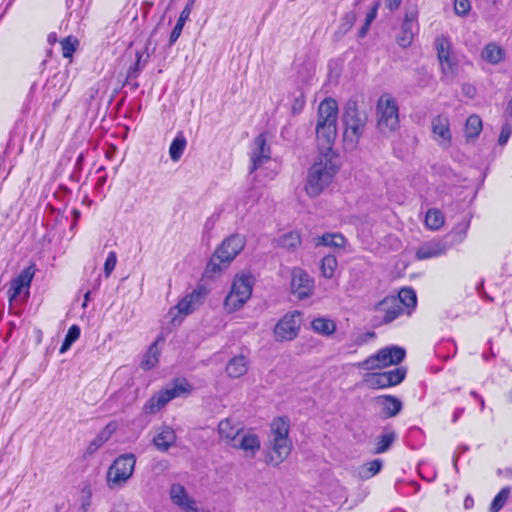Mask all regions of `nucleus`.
I'll return each mask as SVG.
<instances>
[{
  "label": "nucleus",
  "mask_w": 512,
  "mask_h": 512,
  "mask_svg": "<svg viewBox=\"0 0 512 512\" xmlns=\"http://www.w3.org/2000/svg\"><path fill=\"white\" fill-rule=\"evenodd\" d=\"M316 139L319 155H338L333 150L337 136L338 103L333 98H325L318 106Z\"/></svg>",
  "instance_id": "f257e3e1"
},
{
  "label": "nucleus",
  "mask_w": 512,
  "mask_h": 512,
  "mask_svg": "<svg viewBox=\"0 0 512 512\" xmlns=\"http://www.w3.org/2000/svg\"><path fill=\"white\" fill-rule=\"evenodd\" d=\"M339 168V155H319L307 173L305 183L307 195L312 198L319 196L330 185Z\"/></svg>",
  "instance_id": "f03ea898"
},
{
  "label": "nucleus",
  "mask_w": 512,
  "mask_h": 512,
  "mask_svg": "<svg viewBox=\"0 0 512 512\" xmlns=\"http://www.w3.org/2000/svg\"><path fill=\"white\" fill-rule=\"evenodd\" d=\"M245 238L240 234H232L225 238L212 254L204 270L203 276L213 278L235 259L243 250Z\"/></svg>",
  "instance_id": "7ed1b4c3"
},
{
  "label": "nucleus",
  "mask_w": 512,
  "mask_h": 512,
  "mask_svg": "<svg viewBox=\"0 0 512 512\" xmlns=\"http://www.w3.org/2000/svg\"><path fill=\"white\" fill-rule=\"evenodd\" d=\"M289 429L290 421L288 417H278L272 421V449L266 454L265 462L267 464L276 467L289 456L292 448V443L289 439Z\"/></svg>",
  "instance_id": "20e7f679"
},
{
  "label": "nucleus",
  "mask_w": 512,
  "mask_h": 512,
  "mask_svg": "<svg viewBox=\"0 0 512 512\" xmlns=\"http://www.w3.org/2000/svg\"><path fill=\"white\" fill-rule=\"evenodd\" d=\"M367 114L359 111L358 102L350 98L342 111V122L345 127L343 140L346 147L353 149L363 135L367 123Z\"/></svg>",
  "instance_id": "39448f33"
},
{
  "label": "nucleus",
  "mask_w": 512,
  "mask_h": 512,
  "mask_svg": "<svg viewBox=\"0 0 512 512\" xmlns=\"http://www.w3.org/2000/svg\"><path fill=\"white\" fill-rule=\"evenodd\" d=\"M136 464L134 454H123L117 457L107 471L109 488L122 487L132 476Z\"/></svg>",
  "instance_id": "423d86ee"
},
{
  "label": "nucleus",
  "mask_w": 512,
  "mask_h": 512,
  "mask_svg": "<svg viewBox=\"0 0 512 512\" xmlns=\"http://www.w3.org/2000/svg\"><path fill=\"white\" fill-rule=\"evenodd\" d=\"M208 293L209 290L204 285H199L191 293L186 294L169 310V314L173 315L172 323L179 325L185 316L193 313L204 302Z\"/></svg>",
  "instance_id": "0eeeda50"
},
{
  "label": "nucleus",
  "mask_w": 512,
  "mask_h": 512,
  "mask_svg": "<svg viewBox=\"0 0 512 512\" xmlns=\"http://www.w3.org/2000/svg\"><path fill=\"white\" fill-rule=\"evenodd\" d=\"M252 294V281L250 276H236L231 291L226 296L224 307L228 312L239 310Z\"/></svg>",
  "instance_id": "6e6552de"
},
{
  "label": "nucleus",
  "mask_w": 512,
  "mask_h": 512,
  "mask_svg": "<svg viewBox=\"0 0 512 512\" xmlns=\"http://www.w3.org/2000/svg\"><path fill=\"white\" fill-rule=\"evenodd\" d=\"M378 127L379 129L395 130L399 125L398 105L395 99L387 98L385 102L380 98L378 102Z\"/></svg>",
  "instance_id": "1a4fd4ad"
},
{
  "label": "nucleus",
  "mask_w": 512,
  "mask_h": 512,
  "mask_svg": "<svg viewBox=\"0 0 512 512\" xmlns=\"http://www.w3.org/2000/svg\"><path fill=\"white\" fill-rule=\"evenodd\" d=\"M299 317L300 312L298 311L285 314L274 328L275 338L279 341H291L295 339L300 329L298 322Z\"/></svg>",
  "instance_id": "9d476101"
},
{
  "label": "nucleus",
  "mask_w": 512,
  "mask_h": 512,
  "mask_svg": "<svg viewBox=\"0 0 512 512\" xmlns=\"http://www.w3.org/2000/svg\"><path fill=\"white\" fill-rule=\"evenodd\" d=\"M290 286L291 293L298 299L303 300L313 294L314 281L305 270L293 268Z\"/></svg>",
  "instance_id": "9b49d317"
},
{
  "label": "nucleus",
  "mask_w": 512,
  "mask_h": 512,
  "mask_svg": "<svg viewBox=\"0 0 512 512\" xmlns=\"http://www.w3.org/2000/svg\"><path fill=\"white\" fill-rule=\"evenodd\" d=\"M417 16L418 11L416 7H412L406 10L401 29L396 36V42L402 48L409 47L413 42L414 29L418 28Z\"/></svg>",
  "instance_id": "f8f14e48"
},
{
  "label": "nucleus",
  "mask_w": 512,
  "mask_h": 512,
  "mask_svg": "<svg viewBox=\"0 0 512 512\" xmlns=\"http://www.w3.org/2000/svg\"><path fill=\"white\" fill-rule=\"evenodd\" d=\"M169 496L173 504L184 512H200L196 501L191 498L182 484L174 483L169 490Z\"/></svg>",
  "instance_id": "ddd939ff"
},
{
  "label": "nucleus",
  "mask_w": 512,
  "mask_h": 512,
  "mask_svg": "<svg viewBox=\"0 0 512 512\" xmlns=\"http://www.w3.org/2000/svg\"><path fill=\"white\" fill-rule=\"evenodd\" d=\"M255 149L251 155V166L249 172L253 173L260 168L265 162L270 160V148L266 145V138L263 134H259L255 140Z\"/></svg>",
  "instance_id": "4468645a"
},
{
  "label": "nucleus",
  "mask_w": 512,
  "mask_h": 512,
  "mask_svg": "<svg viewBox=\"0 0 512 512\" xmlns=\"http://www.w3.org/2000/svg\"><path fill=\"white\" fill-rule=\"evenodd\" d=\"M177 397L175 389L172 386L166 387L164 390L153 395L143 406L146 414H154L164 407L169 401Z\"/></svg>",
  "instance_id": "2eb2a0df"
},
{
  "label": "nucleus",
  "mask_w": 512,
  "mask_h": 512,
  "mask_svg": "<svg viewBox=\"0 0 512 512\" xmlns=\"http://www.w3.org/2000/svg\"><path fill=\"white\" fill-rule=\"evenodd\" d=\"M469 227L470 219H464L458 222L449 233L440 238L442 243L445 244L446 251L465 240Z\"/></svg>",
  "instance_id": "dca6fc26"
},
{
  "label": "nucleus",
  "mask_w": 512,
  "mask_h": 512,
  "mask_svg": "<svg viewBox=\"0 0 512 512\" xmlns=\"http://www.w3.org/2000/svg\"><path fill=\"white\" fill-rule=\"evenodd\" d=\"M406 356V351L400 346H387L377 351V357L381 362V369L390 365H398Z\"/></svg>",
  "instance_id": "f3484780"
},
{
  "label": "nucleus",
  "mask_w": 512,
  "mask_h": 512,
  "mask_svg": "<svg viewBox=\"0 0 512 512\" xmlns=\"http://www.w3.org/2000/svg\"><path fill=\"white\" fill-rule=\"evenodd\" d=\"M435 47L437 50L438 60L442 66V70L444 72L446 70L452 71L455 68L456 63L450 57L451 44L448 38L444 37L443 35L437 36L435 39Z\"/></svg>",
  "instance_id": "a211bd4d"
},
{
  "label": "nucleus",
  "mask_w": 512,
  "mask_h": 512,
  "mask_svg": "<svg viewBox=\"0 0 512 512\" xmlns=\"http://www.w3.org/2000/svg\"><path fill=\"white\" fill-rule=\"evenodd\" d=\"M445 244L441 239H432L422 244L416 251V258L418 260H426L442 256L446 253Z\"/></svg>",
  "instance_id": "6ab92c4d"
},
{
  "label": "nucleus",
  "mask_w": 512,
  "mask_h": 512,
  "mask_svg": "<svg viewBox=\"0 0 512 512\" xmlns=\"http://www.w3.org/2000/svg\"><path fill=\"white\" fill-rule=\"evenodd\" d=\"M396 440L397 433L395 430L389 425L385 426L383 432L375 439L372 453L376 455L387 452L391 449Z\"/></svg>",
  "instance_id": "aec40b11"
},
{
  "label": "nucleus",
  "mask_w": 512,
  "mask_h": 512,
  "mask_svg": "<svg viewBox=\"0 0 512 512\" xmlns=\"http://www.w3.org/2000/svg\"><path fill=\"white\" fill-rule=\"evenodd\" d=\"M376 400L382 405V416L384 419L397 416L403 408L402 401L393 395H380Z\"/></svg>",
  "instance_id": "412c9836"
},
{
  "label": "nucleus",
  "mask_w": 512,
  "mask_h": 512,
  "mask_svg": "<svg viewBox=\"0 0 512 512\" xmlns=\"http://www.w3.org/2000/svg\"><path fill=\"white\" fill-rule=\"evenodd\" d=\"M390 302L397 303L400 306H405L407 308H414L417 304L416 293L412 288L405 287L402 288L398 296L386 297L381 301V305H387Z\"/></svg>",
  "instance_id": "4be33fe9"
},
{
  "label": "nucleus",
  "mask_w": 512,
  "mask_h": 512,
  "mask_svg": "<svg viewBox=\"0 0 512 512\" xmlns=\"http://www.w3.org/2000/svg\"><path fill=\"white\" fill-rule=\"evenodd\" d=\"M195 1L196 0H188L186 2L185 7L181 11L179 18L170 33L169 43H168L170 47L173 46L175 44V42L178 40V38L180 37L186 21L190 17V14H191L192 8L195 4Z\"/></svg>",
  "instance_id": "5701e85b"
},
{
  "label": "nucleus",
  "mask_w": 512,
  "mask_h": 512,
  "mask_svg": "<svg viewBox=\"0 0 512 512\" xmlns=\"http://www.w3.org/2000/svg\"><path fill=\"white\" fill-rule=\"evenodd\" d=\"M176 434L174 430L168 426H164L153 438V444L161 452H166L175 444Z\"/></svg>",
  "instance_id": "b1692460"
},
{
  "label": "nucleus",
  "mask_w": 512,
  "mask_h": 512,
  "mask_svg": "<svg viewBox=\"0 0 512 512\" xmlns=\"http://www.w3.org/2000/svg\"><path fill=\"white\" fill-rule=\"evenodd\" d=\"M232 446L237 449L244 450L247 455L254 457L260 450V440L256 434H245L241 437L238 443H232Z\"/></svg>",
  "instance_id": "393cba45"
},
{
  "label": "nucleus",
  "mask_w": 512,
  "mask_h": 512,
  "mask_svg": "<svg viewBox=\"0 0 512 512\" xmlns=\"http://www.w3.org/2000/svg\"><path fill=\"white\" fill-rule=\"evenodd\" d=\"M248 360L244 355H238L230 359L226 365V373L231 378H239L246 374Z\"/></svg>",
  "instance_id": "a878e982"
},
{
  "label": "nucleus",
  "mask_w": 512,
  "mask_h": 512,
  "mask_svg": "<svg viewBox=\"0 0 512 512\" xmlns=\"http://www.w3.org/2000/svg\"><path fill=\"white\" fill-rule=\"evenodd\" d=\"M241 431L242 428H240L239 425H234L229 418L221 420L218 424L220 437L233 443L236 442Z\"/></svg>",
  "instance_id": "bb28decb"
},
{
  "label": "nucleus",
  "mask_w": 512,
  "mask_h": 512,
  "mask_svg": "<svg viewBox=\"0 0 512 512\" xmlns=\"http://www.w3.org/2000/svg\"><path fill=\"white\" fill-rule=\"evenodd\" d=\"M347 239L341 233H325L316 239V246L344 248Z\"/></svg>",
  "instance_id": "cd10ccee"
},
{
  "label": "nucleus",
  "mask_w": 512,
  "mask_h": 512,
  "mask_svg": "<svg viewBox=\"0 0 512 512\" xmlns=\"http://www.w3.org/2000/svg\"><path fill=\"white\" fill-rule=\"evenodd\" d=\"M311 327L316 333L322 336H330L336 331L335 321L325 317L313 319L311 321Z\"/></svg>",
  "instance_id": "c85d7f7f"
},
{
  "label": "nucleus",
  "mask_w": 512,
  "mask_h": 512,
  "mask_svg": "<svg viewBox=\"0 0 512 512\" xmlns=\"http://www.w3.org/2000/svg\"><path fill=\"white\" fill-rule=\"evenodd\" d=\"M187 146V140L182 131H179L169 147V155L172 161H178L182 157Z\"/></svg>",
  "instance_id": "c756f323"
},
{
  "label": "nucleus",
  "mask_w": 512,
  "mask_h": 512,
  "mask_svg": "<svg viewBox=\"0 0 512 512\" xmlns=\"http://www.w3.org/2000/svg\"><path fill=\"white\" fill-rule=\"evenodd\" d=\"M483 128L481 118L477 114L470 115L465 123L464 132L467 141L477 138Z\"/></svg>",
  "instance_id": "7c9ffc66"
},
{
  "label": "nucleus",
  "mask_w": 512,
  "mask_h": 512,
  "mask_svg": "<svg viewBox=\"0 0 512 512\" xmlns=\"http://www.w3.org/2000/svg\"><path fill=\"white\" fill-rule=\"evenodd\" d=\"M377 310L384 312L382 323L388 324L398 318L404 311L403 307L397 303L390 302L387 305H381V301L376 306Z\"/></svg>",
  "instance_id": "2f4dec72"
},
{
  "label": "nucleus",
  "mask_w": 512,
  "mask_h": 512,
  "mask_svg": "<svg viewBox=\"0 0 512 512\" xmlns=\"http://www.w3.org/2000/svg\"><path fill=\"white\" fill-rule=\"evenodd\" d=\"M277 245L287 250H295L301 245V236L297 231H289L281 235L277 240Z\"/></svg>",
  "instance_id": "473e14b6"
},
{
  "label": "nucleus",
  "mask_w": 512,
  "mask_h": 512,
  "mask_svg": "<svg viewBox=\"0 0 512 512\" xmlns=\"http://www.w3.org/2000/svg\"><path fill=\"white\" fill-rule=\"evenodd\" d=\"M159 355L160 351L157 347V341H155L149 346L146 354L140 362V367L145 371L151 370L158 363Z\"/></svg>",
  "instance_id": "72a5a7b5"
},
{
  "label": "nucleus",
  "mask_w": 512,
  "mask_h": 512,
  "mask_svg": "<svg viewBox=\"0 0 512 512\" xmlns=\"http://www.w3.org/2000/svg\"><path fill=\"white\" fill-rule=\"evenodd\" d=\"M482 57L488 63L498 64L504 59V51L495 43H489L484 47Z\"/></svg>",
  "instance_id": "f704fd0d"
},
{
  "label": "nucleus",
  "mask_w": 512,
  "mask_h": 512,
  "mask_svg": "<svg viewBox=\"0 0 512 512\" xmlns=\"http://www.w3.org/2000/svg\"><path fill=\"white\" fill-rule=\"evenodd\" d=\"M36 267L35 264L32 263L28 267L24 268L17 277H15L12 282L16 285L23 288H29L31 281L35 275Z\"/></svg>",
  "instance_id": "c9c22d12"
},
{
  "label": "nucleus",
  "mask_w": 512,
  "mask_h": 512,
  "mask_svg": "<svg viewBox=\"0 0 512 512\" xmlns=\"http://www.w3.org/2000/svg\"><path fill=\"white\" fill-rule=\"evenodd\" d=\"M144 53L137 51L136 52V61L135 63L129 67L126 75V80L136 79L140 75V72L142 71L143 67L147 63V60L149 58V54L146 55L145 59L143 60Z\"/></svg>",
  "instance_id": "e433bc0d"
},
{
  "label": "nucleus",
  "mask_w": 512,
  "mask_h": 512,
  "mask_svg": "<svg viewBox=\"0 0 512 512\" xmlns=\"http://www.w3.org/2000/svg\"><path fill=\"white\" fill-rule=\"evenodd\" d=\"M425 224L431 230H438L444 224V216L438 209H429L426 213Z\"/></svg>",
  "instance_id": "4c0bfd02"
},
{
  "label": "nucleus",
  "mask_w": 512,
  "mask_h": 512,
  "mask_svg": "<svg viewBox=\"0 0 512 512\" xmlns=\"http://www.w3.org/2000/svg\"><path fill=\"white\" fill-rule=\"evenodd\" d=\"M389 387L400 384L406 377V367H396L393 370L383 372Z\"/></svg>",
  "instance_id": "58836bf2"
},
{
  "label": "nucleus",
  "mask_w": 512,
  "mask_h": 512,
  "mask_svg": "<svg viewBox=\"0 0 512 512\" xmlns=\"http://www.w3.org/2000/svg\"><path fill=\"white\" fill-rule=\"evenodd\" d=\"M338 266L337 259L334 255H326L321 260V272L325 278L331 279L334 276Z\"/></svg>",
  "instance_id": "ea45409f"
},
{
  "label": "nucleus",
  "mask_w": 512,
  "mask_h": 512,
  "mask_svg": "<svg viewBox=\"0 0 512 512\" xmlns=\"http://www.w3.org/2000/svg\"><path fill=\"white\" fill-rule=\"evenodd\" d=\"M80 333L81 330L78 325L74 324L70 326L61 344L59 352L64 353L69 350L71 345L80 337Z\"/></svg>",
  "instance_id": "a19ab883"
},
{
  "label": "nucleus",
  "mask_w": 512,
  "mask_h": 512,
  "mask_svg": "<svg viewBox=\"0 0 512 512\" xmlns=\"http://www.w3.org/2000/svg\"><path fill=\"white\" fill-rule=\"evenodd\" d=\"M510 488L504 487L502 488L498 494L494 497V499L491 502L489 512H499L502 507L505 505L509 495H510Z\"/></svg>",
  "instance_id": "79ce46f5"
},
{
  "label": "nucleus",
  "mask_w": 512,
  "mask_h": 512,
  "mask_svg": "<svg viewBox=\"0 0 512 512\" xmlns=\"http://www.w3.org/2000/svg\"><path fill=\"white\" fill-rule=\"evenodd\" d=\"M366 382L372 389H384L389 387L383 372L368 373Z\"/></svg>",
  "instance_id": "37998d69"
},
{
  "label": "nucleus",
  "mask_w": 512,
  "mask_h": 512,
  "mask_svg": "<svg viewBox=\"0 0 512 512\" xmlns=\"http://www.w3.org/2000/svg\"><path fill=\"white\" fill-rule=\"evenodd\" d=\"M357 19L356 13L354 11H349L343 15L341 18L340 25L338 27L337 33L344 35L353 27Z\"/></svg>",
  "instance_id": "c03bdc74"
},
{
  "label": "nucleus",
  "mask_w": 512,
  "mask_h": 512,
  "mask_svg": "<svg viewBox=\"0 0 512 512\" xmlns=\"http://www.w3.org/2000/svg\"><path fill=\"white\" fill-rule=\"evenodd\" d=\"M382 466L383 462L381 459L369 461L362 466V476L365 478L373 477L381 471Z\"/></svg>",
  "instance_id": "a18cd8bd"
},
{
  "label": "nucleus",
  "mask_w": 512,
  "mask_h": 512,
  "mask_svg": "<svg viewBox=\"0 0 512 512\" xmlns=\"http://www.w3.org/2000/svg\"><path fill=\"white\" fill-rule=\"evenodd\" d=\"M78 40L72 36H68L61 40L62 54L64 58L72 57V54L76 50Z\"/></svg>",
  "instance_id": "49530a36"
},
{
  "label": "nucleus",
  "mask_w": 512,
  "mask_h": 512,
  "mask_svg": "<svg viewBox=\"0 0 512 512\" xmlns=\"http://www.w3.org/2000/svg\"><path fill=\"white\" fill-rule=\"evenodd\" d=\"M359 368L363 370H376L381 369V362H379V358L377 357V353L369 356L362 362L356 364Z\"/></svg>",
  "instance_id": "de8ad7c7"
},
{
  "label": "nucleus",
  "mask_w": 512,
  "mask_h": 512,
  "mask_svg": "<svg viewBox=\"0 0 512 512\" xmlns=\"http://www.w3.org/2000/svg\"><path fill=\"white\" fill-rule=\"evenodd\" d=\"M433 132L444 140H451V132L448 123H433Z\"/></svg>",
  "instance_id": "09e8293b"
},
{
  "label": "nucleus",
  "mask_w": 512,
  "mask_h": 512,
  "mask_svg": "<svg viewBox=\"0 0 512 512\" xmlns=\"http://www.w3.org/2000/svg\"><path fill=\"white\" fill-rule=\"evenodd\" d=\"M172 388L175 389V393H177V397L181 396L184 393H189L192 389L191 385L187 382L186 379H176L171 384Z\"/></svg>",
  "instance_id": "8fccbe9b"
},
{
  "label": "nucleus",
  "mask_w": 512,
  "mask_h": 512,
  "mask_svg": "<svg viewBox=\"0 0 512 512\" xmlns=\"http://www.w3.org/2000/svg\"><path fill=\"white\" fill-rule=\"evenodd\" d=\"M116 264H117L116 252L111 251V252H109V254L105 260V263H104V275L106 277H109L111 275V273L113 272V270L116 267Z\"/></svg>",
  "instance_id": "3c124183"
},
{
  "label": "nucleus",
  "mask_w": 512,
  "mask_h": 512,
  "mask_svg": "<svg viewBox=\"0 0 512 512\" xmlns=\"http://www.w3.org/2000/svg\"><path fill=\"white\" fill-rule=\"evenodd\" d=\"M471 9L469 0H454V11L459 16H465Z\"/></svg>",
  "instance_id": "603ef678"
},
{
  "label": "nucleus",
  "mask_w": 512,
  "mask_h": 512,
  "mask_svg": "<svg viewBox=\"0 0 512 512\" xmlns=\"http://www.w3.org/2000/svg\"><path fill=\"white\" fill-rule=\"evenodd\" d=\"M512 135V125L508 122H506L505 124H503L502 128H501V132H500V135H499V138H498V144L500 146H504L510 136Z\"/></svg>",
  "instance_id": "864d4df0"
},
{
  "label": "nucleus",
  "mask_w": 512,
  "mask_h": 512,
  "mask_svg": "<svg viewBox=\"0 0 512 512\" xmlns=\"http://www.w3.org/2000/svg\"><path fill=\"white\" fill-rule=\"evenodd\" d=\"M305 103L306 102H305L304 94L302 92H300V94L298 96H296L293 100V104L291 107L292 113L294 115L299 114L304 109Z\"/></svg>",
  "instance_id": "5fc2aeb1"
},
{
  "label": "nucleus",
  "mask_w": 512,
  "mask_h": 512,
  "mask_svg": "<svg viewBox=\"0 0 512 512\" xmlns=\"http://www.w3.org/2000/svg\"><path fill=\"white\" fill-rule=\"evenodd\" d=\"M115 431V425L111 422L109 424H107L99 433L98 435L96 436L97 438H99L102 443H106L111 435L113 434V432Z\"/></svg>",
  "instance_id": "6e6d98bb"
},
{
  "label": "nucleus",
  "mask_w": 512,
  "mask_h": 512,
  "mask_svg": "<svg viewBox=\"0 0 512 512\" xmlns=\"http://www.w3.org/2000/svg\"><path fill=\"white\" fill-rule=\"evenodd\" d=\"M102 446H103L102 441H101L99 438L95 437V438H94V439H93V440L88 444V446H87V448H86V451H85V455L90 456V455L94 454V453H95V452H96L100 447H102Z\"/></svg>",
  "instance_id": "4d7b16f0"
},
{
  "label": "nucleus",
  "mask_w": 512,
  "mask_h": 512,
  "mask_svg": "<svg viewBox=\"0 0 512 512\" xmlns=\"http://www.w3.org/2000/svg\"><path fill=\"white\" fill-rule=\"evenodd\" d=\"M381 3L379 0L374 1L372 7L370 8L369 12L366 15L365 21L368 23H372V21L377 17L378 9L380 7Z\"/></svg>",
  "instance_id": "13d9d810"
},
{
  "label": "nucleus",
  "mask_w": 512,
  "mask_h": 512,
  "mask_svg": "<svg viewBox=\"0 0 512 512\" xmlns=\"http://www.w3.org/2000/svg\"><path fill=\"white\" fill-rule=\"evenodd\" d=\"M218 218H219L218 214H213L209 218H207L204 223V226H203V231L205 233H209L214 228L215 223L218 220Z\"/></svg>",
  "instance_id": "bf43d9fd"
},
{
  "label": "nucleus",
  "mask_w": 512,
  "mask_h": 512,
  "mask_svg": "<svg viewBox=\"0 0 512 512\" xmlns=\"http://www.w3.org/2000/svg\"><path fill=\"white\" fill-rule=\"evenodd\" d=\"M21 291L22 288L11 281V286L8 290L9 301L12 302L14 299H16L20 295Z\"/></svg>",
  "instance_id": "052dcab7"
},
{
  "label": "nucleus",
  "mask_w": 512,
  "mask_h": 512,
  "mask_svg": "<svg viewBox=\"0 0 512 512\" xmlns=\"http://www.w3.org/2000/svg\"><path fill=\"white\" fill-rule=\"evenodd\" d=\"M476 290L477 292L479 293V295L485 299L486 301L488 302H492L493 301V298L487 294L485 291H484V280H481L477 286H476Z\"/></svg>",
  "instance_id": "680f3d73"
},
{
  "label": "nucleus",
  "mask_w": 512,
  "mask_h": 512,
  "mask_svg": "<svg viewBox=\"0 0 512 512\" xmlns=\"http://www.w3.org/2000/svg\"><path fill=\"white\" fill-rule=\"evenodd\" d=\"M84 159H85V156H84V153L81 152L77 159H76V162L74 164V170H79V171H82V167H83V163H84Z\"/></svg>",
  "instance_id": "e2e57ef3"
},
{
  "label": "nucleus",
  "mask_w": 512,
  "mask_h": 512,
  "mask_svg": "<svg viewBox=\"0 0 512 512\" xmlns=\"http://www.w3.org/2000/svg\"><path fill=\"white\" fill-rule=\"evenodd\" d=\"M401 2L402 0H388L386 5L390 11H395L400 7Z\"/></svg>",
  "instance_id": "0e129e2a"
},
{
  "label": "nucleus",
  "mask_w": 512,
  "mask_h": 512,
  "mask_svg": "<svg viewBox=\"0 0 512 512\" xmlns=\"http://www.w3.org/2000/svg\"><path fill=\"white\" fill-rule=\"evenodd\" d=\"M370 25H371V23H368L365 21V23L361 26V28L358 31V37H360V38L365 37L370 28Z\"/></svg>",
  "instance_id": "69168bd1"
},
{
  "label": "nucleus",
  "mask_w": 512,
  "mask_h": 512,
  "mask_svg": "<svg viewBox=\"0 0 512 512\" xmlns=\"http://www.w3.org/2000/svg\"><path fill=\"white\" fill-rule=\"evenodd\" d=\"M475 88L473 86H470V85H464L463 86V93L470 97V98H473L474 95H475Z\"/></svg>",
  "instance_id": "338daca9"
},
{
  "label": "nucleus",
  "mask_w": 512,
  "mask_h": 512,
  "mask_svg": "<svg viewBox=\"0 0 512 512\" xmlns=\"http://www.w3.org/2000/svg\"><path fill=\"white\" fill-rule=\"evenodd\" d=\"M90 503H91V496L90 494H88L86 497L83 498L82 500V503H81V510L83 512H87L89 506H90Z\"/></svg>",
  "instance_id": "774afa93"
}]
</instances>
